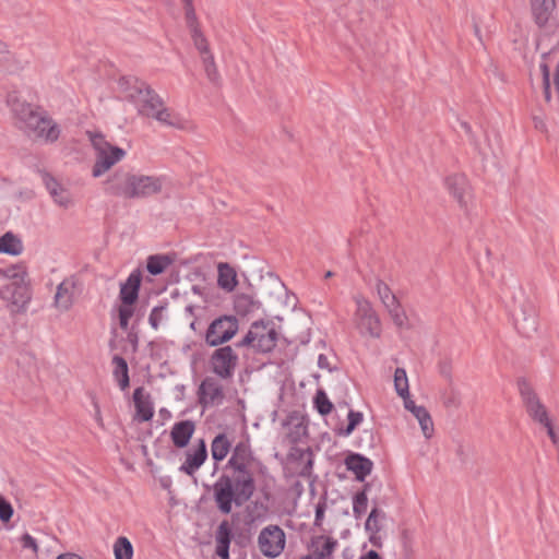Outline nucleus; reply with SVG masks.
Here are the masks:
<instances>
[{"label":"nucleus","mask_w":559,"mask_h":559,"mask_svg":"<svg viewBox=\"0 0 559 559\" xmlns=\"http://www.w3.org/2000/svg\"><path fill=\"white\" fill-rule=\"evenodd\" d=\"M0 298L12 313L25 310L31 300L25 266L15 264L0 269Z\"/></svg>","instance_id":"obj_5"},{"label":"nucleus","mask_w":559,"mask_h":559,"mask_svg":"<svg viewBox=\"0 0 559 559\" xmlns=\"http://www.w3.org/2000/svg\"><path fill=\"white\" fill-rule=\"evenodd\" d=\"M185 7L186 21L191 33L198 34L199 23L192 0H181Z\"/></svg>","instance_id":"obj_39"},{"label":"nucleus","mask_w":559,"mask_h":559,"mask_svg":"<svg viewBox=\"0 0 559 559\" xmlns=\"http://www.w3.org/2000/svg\"><path fill=\"white\" fill-rule=\"evenodd\" d=\"M540 71L543 74V83L550 81V71H549V67L547 66V63L540 64Z\"/></svg>","instance_id":"obj_56"},{"label":"nucleus","mask_w":559,"mask_h":559,"mask_svg":"<svg viewBox=\"0 0 559 559\" xmlns=\"http://www.w3.org/2000/svg\"><path fill=\"white\" fill-rule=\"evenodd\" d=\"M13 515V508L4 497L0 495V520L2 522H9Z\"/></svg>","instance_id":"obj_49"},{"label":"nucleus","mask_w":559,"mask_h":559,"mask_svg":"<svg viewBox=\"0 0 559 559\" xmlns=\"http://www.w3.org/2000/svg\"><path fill=\"white\" fill-rule=\"evenodd\" d=\"M367 488H368V485H366L365 489L357 492L354 497L353 512H354V516L356 519H359L367 510V506H368V498H367V493H366Z\"/></svg>","instance_id":"obj_42"},{"label":"nucleus","mask_w":559,"mask_h":559,"mask_svg":"<svg viewBox=\"0 0 559 559\" xmlns=\"http://www.w3.org/2000/svg\"><path fill=\"white\" fill-rule=\"evenodd\" d=\"M386 310L389 311L394 324H396L399 328H402L405 325L407 317L405 314V311L401 307L400 302Z\"/></svg>","instance_id":"obj_47"},{"label":"nucleus","mask_w":559,"mask_h":559,"mask_svg":"<svg viewBox=\"0 0 559 559\" xmlns=\"http://www.w3.org/2000/svg\"><path fill=\"white\" fill-rule=\"evenodd\" d=\"M22 250V241L12 233H5L0 237V253L19 255Z\"/></svg>","instance_id":"obj_35"},{"label":"nucleus","mask_w":559,"mask_h":559,"mask_svg":"<svg viewBox=\"0 0 559 559\" xmlns=\"http://www.w3.org/2000/svg\"><path fill=\"white\" fill-rule=\"evenodd\" d=\"M22 69L15 56L8 50L4 43L0 40V71L13 74Z\"/></svg>","instance_id":"obj_31"},{"label":"nucleus","mask_w":559,"mask_h":559,"mask_svg":"<svg viewBox=\"0 0 559 559\" xmlns=\"http://www.w3.org/2000/svg\"><path fill=\"white\" fill-rule=\"evenodd\" d=\"M231 442L225 433L217 435L211 444L212 457L215 461H223L229 453Z\"/></svg>","instance_id":"obj_33"},{"label":"nucleus","mask_w":559,"mask_h":559,"mask_svg":"<svg viewBox=\"0 0 559 559\" xmlns=\"http://www.w3.org/2000/svg\"><path fill=\"white\" fill-rule=\"evenodd\" d=\"M43 180L56 205L62 209H70L74 205V200L70 191L52 176L45 174Z\"/></svg>","instance_id":"obj_19"},{"label":"nucleus","mask_w":559,"mask_h":559,"mask_svg":"<svg viewBox=\"0 0 559 559\" xmlns=\"http://www.w3.org/2000/svg\"><path fill=\"white\" fill-rule=\"evenodd\" d=\"M394 386L399 396L406 399L409 396L408 380L406 371L403 368H396L394 372Z\"/></svg>","instance_id":"obj_38"},{"label":"nucleus","mask_w":559,"mask_h":559,"mask_svg":"<svg viewBox=\"0 0 559 559\" xmlns=\"http://www.w3.org/2000/svg\"><path fill=\"white\" fill-rule=\"evenodd\" d=\"M78 280L73 276L64 278L56 288L52 307L63 313L69 311L75 300Z\"/></svg>","instance_id":"obj_15"},{"label":"nucleus","mask_w":559,"mask_h":559,"mask_svg":"<svg viewBox=\"0 0 559 559\" xmlns=\"http://www.w3.org/2000/svg\"><path fill=\"white\" fill-rule=\"evenodd\" d=\"M277 333L271 322H254L240 345H250L261 352H270L275 347Z\"/></svg>","instance_id":"obj_10"},{"label":"nucleus","mask_w":559,"mask_h":559,"mask_svg":"<svg viewBox=\"0 0 559 559\" xmlns=\"http://www.w3.org/2000/svg\"><path fill=\"white\" fill-rule=\"evenodd\" d=\"M338 543L335 538L325 535L311 537L309 550L314 559H330L335 551Z\"/></svg>","instance_id":"obj_22"},{"label":"nucleus","mask_w":559,"mask_h":559,"mask_svg":"<svg viewBox=\"0 0 559 559\" xmlns=\"http://www.w3.org/2000/svg\"><path fill=\"white\" fill-rule=\"evenodd\" d=\"M259 548L266 557L280 555V526L270 525L263 528L258 538Z\"/></svg>","instance_id":"obj_20"},{"label":"nucleus","mask_w":559,"mask_h":559,"mask_svg":"<svg viewBox=\"0 0 559 559\" xmlns=\"http://www.w3.org/2000/svg\"><path fill=\"white\" fill-rule=\"evenodd\" d=\"M133 401L136 409L135 417L142 421H147L153 417V406L150 396L144 393L143 388H138L133 392Z\"/></svg>","instance_id":"obj_28"},{"label":"nucleus","mask_w":559,"mask_h":559,"mask_svg":"<svg viewBox=\"0 0 559 559\" xmlns=\"http://www.w3.org/2000/svg\"><path fill=\"white\" fill-rule=\"evenodd\" d=\"M518 386L521 399L530 417L539 424L547 423V419L549 418L547 409L527 380L523 378L520 379L518 381Z\"/></svg>","instance_id":"obj_13"},{"label":"nucleus","mask_w":559,"mask_h":559,"mask_svg":"<svg viewBox=\"0 0 559 559\" xmlns=\"http://www.w3.org/2000/svg\"><path fill=\"white\" fill-rule=\"evenodd\" d=\"M510 311L514 321L515 329L520 334L530 337L537 331V312L535 305L530 300L522 288L512 297Z\"/></svg>","instance_id":"obj_8"},{"label":"nucleus","mask_w":559,"mask_h":559,"mask_svg":"<svg viewBox=\"0 0 559 559\" xmlns=\"http://www.w3.org/2000/svg\"><path fill=\"white\" fill-rule=\"evenodd\" d=\"M21 544H22L23 548H28L34 552V555H37L38 545H37L36 540L28 533H25L22 535Z\"/></svg>","instance_id":"obj_50"},{"label":"nucleus","mask_w":559,"mask_h":559,"mask_svg":"<svg viewBox=\"0 0 559 559\" xmlns=\"http://www.w3.org/2000/svg\"><path fill=\"white\" fill-rule=\"evenodd\" d=\"M324 512H325V506L322 504V503H319L316 507V518H314L316 525H320L321 524V522L323 520V516H324Z\"/></svg>","instance_id":"obj_53"},{"label":"nucleus","mask_w":559,"mask_h":559,"mask_svg":"<svg viewBox=\"0 0 559 559\" xmlns=\"http://www.w3.org/2000/svg\"><path fill=\"white\" fill-rule=\"evenodd\" d=\"M369 540L373 546L381 547V540L377 534H370Z\"/></svg>","instance_id":"obj_59"},{"label":"nucleus","mask_w":559,"mask_h":559,"mask_svg":"<svg viewBox=\"0 0 559 559\" xmlns=\"http://www.w3.org/2000/svg\"><path fill=\"white\" fill-rule=\"evenodd\" d=\"M165 309L166 308L164 306H158V307H155L152 309L150 317H148V322L153 329L157 330L160 322L164 321Z\"/></svg>","instance_id":"obj_48"},{"label":"nucleus","mask_w":559,"mask_h":559,"mask_svg":"<svg viewBox=\"0 0 559 559\" xmlns=\"http://www.w3.org/2000/svg\"><path fill=\"white\" fill-rule=\"evenodd\" d=\"M314 406L318 413L322 416L330 414L333 409V404L322 390H319L314 396Z\"/></svg>","instance_id":"obj_43"},{"label":"nucleus","mask_w":559,"mask_h":559,"mask_svg":"<svg viewBox=\"0 0 559 559\" xmlns=\"http://www.w3.org/2000/svg\"><path fill=\"white\" fill-rule=\"evenodd\" d=\"M194 46L201 55L204 72L207 80L212 84L218 85L221 81V75L214 62L212 45L210 44L206 37H194Z\"/></svg>","instance_id":"obj_16"},{"label":"nucleus","mask_w":559,"mask_h":559,"mask_svg":"<svg viewBox=\"0 0 559 559\" xmlns=\"http://www.w3.org/2000/svg\"><path fill=\"white\" fill-rule=\"evenodd\" d=\"M377 293L383 306L389 309L399 304L396 296L391 288L381 280L377 282Z\"/></svg>","instance_id":"obj_37"},{"label":"nucleus","mask_w":559,"mask_h":559,"mask_svg":"<svg viewBox=\"0 0 559 559\" xmlns=\"http://www.w3.org/2000/svg\"><path fill=\"white\" fill-rule=\"evenodd\" d=\"M164 181L162 176L132 174L119 169L105 181V191L126 199H145L160 193Z\"/></svg>","instance_id":"obj_4"},{"label":"nucleus","mask_w":559,"mask_h":559,"mask_svg":"<svg viewBox=\"0 0 559 559\" xmlns=\"http://www.w3.org/2000/svg\"><path fill=\"white\" fill-rule=\"evenodd\" d=\"M218 286L227 292H231L237 285V275L235 270L227 263L218 264Z\"/></svg>","instance_id":"obj_32"},{"label":"nucleus","mask_w":559,"mask_h":559,"mask_svg":"<svg viewBox=\"0 0 559 559\" xmlns=\"http://www.w3.org/2000/svg\"><path fill=\"white\" fill-rule=\"evenodd\" d=\"M229 465L233 468L234 476L245 475L252 476L250 467L252 465V454L250 451V447L247 442L241 441L236 444L233 450L231 457L229 460Z\"/></svg>","instance_id":"obj_17"},{"label":"nucleus","mask_w":559,"mask_h":559,"mask_svg":"<svg viewBox=\"0 0 559 559\" xmlns=\"http://www.w3.org/2000/svg\"><path fill=\"white\" fill-rule=\"evenodd\" d=\"M345 465L348 471L355 474L357 480L364 481L371 473L373 463L359 453H350L345 459Z\"/></svg>","instance_id":"obj_23"},{"label":"nucleus","mask_w":559,"mask_h":559,"mask_svg":"<svg viewBox=\"0 0 559 559\" xmlns=\"http://www.w3.org/2000/svg\"><path fill=\"white\" fill-rule=\"evenodd\" d=\"M194 432V424L191 420H183L174 425L170 436L174 444L178 448L186 447Z\"/></svg>","instance_id":"obj_29"},{"label":"nucleus","mask_w":559,"mask_h":559,"mask_svg":"<svg viewBox=\"0 0 559 559\" xmlns=\"http://www.w3.org/2000/svg\"><path fill=\"white\" fill-rule=\"evenodd\" d=\"M114 554L116 559H132V544L124 536L118 537L114 544Z\"/></svg>","instance_id":"obj_36"},{"label":"nucleus","mask_w":559,"mask_h":559,"mask_svg":"<svg viewBox=\"0 0 559 559\" xmlns=\"http://www.w3.org/2000/svg\"><path fill=\"white\" fill-rule=\"evenodd\" d=\"M238 357L230 346L216 349L211 357V368L222 379L233 376Z\"/></svg>","instance_id":"obj_14"},{"label":"nucleus","mask_w":559,"mask_h":559,"mask_svg":"<svg viewBox=\"0 0 559 559\" xmlns=\"http://www.w3.org/2000/svg\"><path fill=\"white\" fill-rule=\"evenodd\" d=\"M112 364L115 366L114 377L118 381L120 389L126 390L130 383L128 364L124 358L118 355L114 356Z\"/></svg>","instance_id":"obj_34"},{"label":"nucleus","mask_w":559,"mask_h":559,"mask_svg":"<svg viewBox=\"0 0 559 559\" xmlns=\"http://www.w3.org/2000/svg\"><path fill=\"white\" fill-rule=\"evenodd\" d=\"M118 88L135 106L140 116L175 129L187 130L191 127L188 119L166 107L162 97L144 81L132 76L121 78Z\"/></svg>","instance_id":"obj_1"},{"label":"nucleus","mask_w":559,"mask_h":559,"mask_svg":"<svg viewBox=\"0 0 559 559\" xmlns=\"http://www.w3.org/2000/svg\"><path fill=\"white\" fill-rule=\"evenodd\" d=\"M384 518V513L380 511L378 508H373L369 513V516L366 521L365 528L370 534H378L381 530L379 525V518Z\"/></svg>","instance_id":"obj_45"},{"label":"nucleus","mask_w":559,"mask_h":559,"mask_svg":"<svg viewBox=\"0 0 559 559\" xmlns=\"http://www.w3.org/2000/svg\"><path fill=\"white\" fill-rule=\"evenodd\" d=\"M95 407H96V418H97V420H98V421H100V420H102V417H100V409H99V407H98V405H97V404H95Z\"/></svg>","instance_id":"obj_62"},{"label":"nucleus","mask_w":559,"mask_h":559,"mask_svg":"<svg viewBox=\"0 0 559 559\" xmlns=\"http://www.w3.org/2000/svg\"><path fill=\"white\" fill-rule=\"evenodd\" d=\"M238 331V320L233 316H223L215 319L205 334V342L210 346H218L228 342Z\"/></svg>","instance_id":"obj_12"},{"label":"nucleus","mask_w":559,"mask_h":559,"mask_svg":"<svg viewBox=\"0 0 559 559\" xmlns=\"http://www.w3.org/2000/svg\"><path fill=\"white\" fill-rule=\"evenodd\" d=\"M347 419V426L341 430V433L343 436H349L356 429V427L362 421L364 415L360 412L350 409L348 412Z\"/></svg>","instance_id":"obj_46"},{"label":"nucleus","mask_w":559,"mask_h":559,"mask_svg":"<svg viewBox=\"0 0 559 559\" xmlns=\"http://www.w3.org/2000/svg\"><path fill=\"white\" fill-rule=\"evenodd\" d=\"M318 366L321 369H329V370H331L329 359L323 354H320L319 357H318Z\"/></svg>","instance_id":"obj_55"},{"label":"nucleus","mask_w":559,"mask_h":559,"mask_svg":"<svg viewBox=\"0 0 559 559\" xmlns=\"http://www.w3.org/2000/svg\"><path fill=\"white\" fill-rule=\"evenodd\" d=\"M285 548V533L282 531V551Z\"/></svg>","instance_id":"obj_63"},{"label":"nucleus","mask_w":559,"mask_h":559,"mask_svg":"<svg viewBox=\"0 0 559 559\" xmlns=\"http://www.w3.org/2000/svg\"><path fill=\"white\" fill-rule=\"evenodd\" d=\"M359 559H381V556L376 550H369L362 555Z\"/></svg>","instance_id":"obj_58"},{"label":"nucleus","mask_w":559,"mask_h":559,"mask_svg":"<svg viewBox=\"0 0 559 559\" xmlns=\"http://www.w3.org/2000/svg\"><path fill=\"white\" fill-rule=\"evenodd\" d=\"M207 456L206 447L203 440H200L199 445L192 451H188L186 460L180 466V471L192 476L204 463Z\"/></svg>","instance_id":"obj_26"},{"label":"nucleus","mask_w":559,"mask_h":559,"mask_svg":"<svg viewBox=\"0 0 559 559\" xmlns=\"http://www.w3.org/2000/svg\"><path fill=\"white\" fill-rule=\"evenodd\" d=\"M544 97L547 103L551 100L550 81L543 83Z\"/></svg>","instance_id":"obj_57"},{"label":"nucleus","mask_w":559,"mask_h":559,"mask_svg":"<svg viewBox=\"0 0 559 559\" xmlns=\"http://www.w3.org/2000/svg\"><path fill=\"white\" fill-rule=\"evenodd\" d=\"M445 186L462 207L467 205L471 197L469 185L464 175L455 174L447 177Z\"/></svg>","instance_id":"obj_21"},{"label":"nucleus","mask_w":559,"mask_h":559,"mask_svg":"<svg viewBox=\"0 0 559 559\" xmlns=\"http://www.w3.org/2000/svg\"><path fill=\"white\" fill-rule=\"evenodd\" d=\"M134 314V304H123L118 307L119 325L122 330H128L129 321Z\"/></svg>","instance_id":"obj_44"},{"label":"nucleus","mask_w":559,"mask_h":559,"mask_svg":"<svg viewBox=\"0 0 559 559\" xmlns=\"http://www.w3.org/2000/svg\"><path fill=\"white\" fill-rule=\"evenodd\" d=\"M142 274L139 270L133 271L128 280L120 285L119 299L123 304H134L139 297Z\"/></svg>","instance_id":"obj_24"},{"label":"nucleus","mask_w":559,"mask_h":559,"mask_svg":"<svg viewBox=\"0 0 559 559\" xmlns=\"http://www.w3.org/2000/svg\"><path fill=\"white\" fill-rule=\"evenodd\" d=\"M88 139L94 150V165L92 167V176L99 178L108 173L116 164L121 162L127 152L108 142L105 136L96 132H87Z\"/></svg>","instance_id":"obj_7"},{"label":"nucleus","mask_w":559,"mask_h":559,"mask_svg":"<svg viewBox=\"0 0 559 559\" xmlns=\"http://www.w3.org/2000/svg\"><path fill=\"white\" fill-rule=\"evenodd\" d=\"M201 400L206 404H219L224 400L222 384L214 378H205L201 385Z\"/></svg>","instance_id":"obj_27"},{"label":"nucleus","mask_w":559,"mask_h":559,"mask_svg":"<svg viewBox=\"0 0 559 559\" xmlns=\"http://www.w3.org/2000/svg\"><path fill=\"white\" fill-rule=\"evenodd\" d=\"M540 425H543L547 429V435L549 436V438L551 439L552 443L558 449L559 448V435H557V432L555 431V429H554L549 418L547 419V423H542Z\"/></svg>","instance_id":"obj_51"},{"label":"nucleus","mask_w":559,"mask_h":559,"mask_svg":"<svg viewBox=\"0 0 559 559\" xmlns=\"http://www.w3.org/2000/svg\"><path fill=\"white\" fill-rule=\"evenodd\" d=\"M7 105L15 117L17 126L28 135L45 142L58 140L59 126L46 112L23 100L16 92L8 94Z\"/></svg>","instance_id":"obj_3"},{"label":"nucleus","mask_w":559,"mask_h":559,"mask_svg":"<svg viewBox=\"0 0 559 559\" xmlns=\"http://www.w3.org/2000/svg\"><path fill=\"white\" fill-rule=\"evenodd\" d=\"M282 288L285 293V299L283 301L284 307L290 311V317L287 319V329L292 334L295 330H300L299 335L293 336V338L289 341L286 337H284V340L289 344H305L307 342V335L305 334V331L308 330L307 313L302 308L298 307V297L294 293L289 292L284 283H282Z\"/></svg>","instance_id":"obj_9"},{"label":"nucleus","mask_w":559,"mask_h":559,"mask_svg":"<svg viewBox=\"0 0 559 559\" xmlns=\"http://www.w3.org/2000/svg\"><path fill=\"white\" fill-rule=\"evenodd\" d=\"M404 406L416 417L424 436L426 438H430L433 433V423L426 407L416 405L415 402L409 399V396L404 399Z\"/></svg>","instance_id":"obj_25"},{"label":"nucleus","mask_w":559,"mask_h":559,"mask_svg":"<svg viewBox=\"0 0 559 559\" xmlns=\"http://www.w3.org/2000/svg\"><path fill=\"white\" fill-rule=\"evenodd\" d=\"M439 371L441 376H443L445 379L451 380L452 379V368L451 364L448 361H441L439 364Z\"/></svg>","instance_id":"obj_52"},{"label":"nucleus","mask_w":559,"mask_h":559,"mask_svg":"<svg viewBox=\"0 0 559 559\" xmlns=\"http://www.w3.org/2000/svg\"><path fill=\"white\" fill-rule=\"evenodd\" d=\"M355 302L357 306L355 318L357 326L360 329L361 333L368 334L371 337H379L381 333V323L370 301L362 296H356Z\"/></svg>","instance_id":"obj_11"},{"label":"nucleus","mask_w":559,"mask_h":559,"mask_svg":"<svg viewBox=\"0 0 559 559\" xmlns=\"http://www.w3.org/2000/svg\"><path fill=\"white\" fill-rule=\"evenodd\" d=\"M254 491V481L251 476L222 475L213 486L214 500L218 510L229 514L233 503L237 507L248 501Z\"/></svg>","instance_id":"obj_6"},{"label":"nucleus","mask_w":559,"mask_h":559,"mask_svg":"<svg viewBox=\"0 0 559 559\" xmlns=\"http://www.w3.org/2000/svg\"><path fill=\"white\" fill-rule=\"evenodd\" d=\"M57 559H83V558L75 554H63V555L58 556Z\"/></svg>","instance_id":"obj_60"},{"label":"nucleus","mask_w":559,"mask_h":559,"mask_svg":"<svg viewBox=\"0 0 559 559\" xmlns=\"http://www.w3.org/2000/svg\"><path fill=\"white\" fill-rule=\"evenodd\" d=\"M531 9L535 23L539 27H552L556 24L554 15L556 0H531Z\"/></svg>","instance_id":"obj_18"},{"label":"nucleus","mask_w":559,"mask_h":559,"mask_svg":"<svg viewBox=\"0 0 559 559\" xmlns=\"http://www.w3.org/2000/svg\"><path fill=\"white\" fill-rule=\"evenodd\" d=\"M216 554L222 559H228V548L230 543V527L227 521H223L216 533Z\"/></svg>","instance_id":"obj_30"},{"label":"nucleus","mask_w":559,"mask_h":559,"mask_svg":"<svg viewBox=\"0 0 559 559\" xmlns=\"http://www.w3.org/2000/svg\"><path fill=\"white\" fill-rule=\"evenodd\" d=\"M457 122H459V126L463 129V131L465 132V134L468 136V139L471 141H474V136H473V132H472V127L469 126L468 122L466 121H462L460 119H457Z\"/></svg>","instance_id":"obj_54"},{"label":"nucleus","mask_w":559,"mask_h":559,"mask_svg":"<svg viewBox=\"0 0 559 559\" xmlns=\"http://www.w3.org/2000/svg\"><path fill=\"white\" fill-rule=\"evenodd\" d=\"M334 275V273L332 271H328L325 274H324V278H330Z\"/></svg>","instance_id":"obj_64"},{"label":"nucleus","mask_w":559,"mask_h":559,"mask_svg":"<svg viewBox=\"0 0 559 559\" xmlns=\"http://www.w3.org/2000/svg\"><path fill=\"white\" fill-rule=\"evenodd\" d=\"M442 403L443 406L448 409H457L462 403L460 392L451 386L449 390L442 393Z\"/></svg>","instance_id":"obj_40"},{"label":"nucleus","mask_w":559,"mask_h":559,"mask_svg":"<svg viewBox=\"0 0 559 559\" xmlns=\"http://www.w3.org/2000/svg\"><path fill=\"white\" fill-rule=\"evenodd\" d=\"M282 445L288 447L284 464L285 476H310L313 453L308 444L307 420L299 412H293L282 421Z\"/></svg>","instance_id":"obj_2"},{"label":"nucleus","mask_w":559,"mask_h":559,"mask_svg":"<svg viewBox=\"0 0 559 559\" xmlns=\"http://www.w3.org/2000/svg\"><path fill=\"white\" fill-rule=\"evenodd\" d=\"M362 435L366 436L368 439H369V445H372V441H373V433L371 430H364L362 431Z\"/></svg>","instance_id":"obj_61"},{"label":"nucleus","mask_w":559,"mask_h":559,"mask_svg":"<svg viewBox=\"0 0 559 559\" xmlns=\"http://www.w3.org/2000/svg\"><path fill=\"white\" fill-rule=\"evenodd\" d=\"M169 259L164 255H152L147 260V271L153 275H158L164 272L169 264Z\"/></svg>","instance_id":"obj_41"}]
</instances>
